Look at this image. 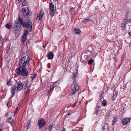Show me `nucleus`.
I'll return each mask as SVG.
<instances>
[{"label": "nucleus", "instance_id": "f257e3e1", "mask_svg": "<svg viewBox=\"0 0 131 131\" xmlns=\"http://www.w3.org/2000/svg\"><path fill=\"white\" fill-rule=\"evenodd\" d=\"M19 20L20 24L24 28H26L27 29V30L25 31L21 38L22 41L24 42L26 40V36L28 32H31L32 31V24L28 20H26L24 21L20 16L19 17Z\"/></svg>", "mask_w": 131, "mask_h": 131}, {"label": "nucleus", "instance_id": "f03ea898", "mask_svg": "<svg viewBox=\"0 0 131 131\" xmlns=\"http://www.w3.org/2000/svg\"><path fill=\"white\" fill-rule=\"evenodd\" d=\"M78 72L77 70L76 72L73 73L72 78L73 84H72L71 90L70 93V94L71 95H74L76 92L79 89V86L76 84L77 77L78 75Z\"/></svg>", "mask_w": 131, "mask_h": 131}, {"label": "nucleus", "instance_id": "7ed1b4c3", "mask_svg": "<svg viewBox=\"0 0 131 131\" xmlns=\"http://www.w3.org/2000/svg\"><path fill=\"white\" fill-rule=\"evenodd\" d=\"M22 57L20 60L19 63V68L18 69H23L27 68L26 67L28 66V70H30L31 66L29 64V61L30 60L29 57L27 58V59L26 61V56H21Z\"/></svg>", "mask_w": 131, "mask_h": 131}, {"label": "nucleus", "instance_id": "20e7f679", "mask_svg": "<svg viewBox=\"0 0 131 131\" xmlns=\"http://www.w3.org/2000/svg\"><path fill=\"white\" fill-rule=\"evenodd\" d=\"M27 83L26 82H24L22 83L20 81L17 82V87L14 85L12 87L11 93L13 94H14L16 91H21L24 90L25 89L27 86Z\"/></svg>", "mask_w": 131, "mask_h": 131}, {"label": "nucleus", "instance_id": "39448f33", "mask_svg": "<svg viewBox=\"0 0 131 131\" xmlns=\"http://www.w3.org/2000/svg\"><path fill=\"white\" fill-rule=\"evenodd\" d=\"M28 70L27 68L18 69H16L15 70L16 72L18 75H21L24 78L28 77V74L30 72L31 70Z\"/></svg>", "mask_w": 131, "mask_h": 131}, {"label": "nucleus", "instance_id": "423d86ee", "mask_svg": "<svg viewBox=\"0 0 131 131\" xmlns=\"http://www.w3.org/2000/svg\"><path fill=\"white\" fill-rule=\"evenodd\" d=\"M22 12H23V15L24 17L25 18H29L30 17L29 14V10L28 8H23Z\"/></svg>", "mask_w": 131, "mask_h": 131}, {"label": "nucleus", "instance_id": "0eeeda50", "mask_svg": "<svg viewBox=\"0 0 131 131\" xmlns=\"http://www.w3.org/2000/svg\"><path fill=\"white\" fill-rule=\"evenodd\" d=\"M49 9H50V14L51 16H53L55 13L56 10L54 7V5L52 3H49Z\"/></svg>", "mask_w": 131, "mask_h": 131}, {"label": "nucleus", "instance_id": "6e6552de", "mask_svg": "<svg viewBox=\"0 0 131 131\" xmlns=\"http://www.w3.org/2000/svg\"><path fill=\"white\" fill-rule=\"evenodd\" d=\"M88 56L87 55H82L81 59V61L82 63H86L88 61L87 58Z\"/></svg>", "mask_w": 131, "mask_h": 131}, {"label": "nucleus", "instance_id": "1a4fd4ad", "mask_svg": "<svg viewBox=\"0 0 131 131\" xmlns=\"http://www.w3.org/2000/svg\"><path fill=\"white\" fill-rule=\"evenodd\" d=\"M131 118H124L123 119L122 123L124 125L127 124L130 122Z\"/></svg>", "mask_w": 131, "mask_h": 131}, {"label": "nucleus", "instance_id": "9d476101", "mask_svg": "<svg viewBox=\"0 0 131 131\" xmlns=\"http://www.w3.org/2000/svg\"><path fill=\"white\" fill-rule=\"evenodd\" d=\"M127 24V23L126 22V19H124L121 24L122 29L124 30L126 29V25Z\"/></svg>", "mask_w": 131, "mask_h": 131}, {"label": "nucleus", "instance_id": "9b49d317", "mask_svg": "<svg viewBox=\"0 0 131 131\" xmlns=\"http://www.w3.org/2000/svg\"><path fill=\"white\" fill-rule=\"evenodd\" d=\"M39 126V127H42L45 124V121L43 119L39 120L38 122Z\"/></svg>", "mask_w": 131, "mask_h": 131}, {"label": "nucleus", "instance_id": "f8f14e48", "mask_svg": "<svg viewBox=\"0 0 131 131\" xmlns=\"http://www.w3.org/2000/svg\"><path fill=\"white\" fill-rule=\"evenodd\" d=\"M53 53L51 52H49L47 55V57L49 59H52L53 58Z\"/></svg>", "mask_w": 131, "mask_h": 131}, {"label": "nucleus", "instance_id": "ddd939ff", "mask_svg": "<svg viewBox=\"0 0 131 131\" xmlns=\"http://www.w3.org/2000/svg\"><path fill=\"white\" fill-rule=\"evenodd\" d=\"M44 13L42 12H41L39 13L38 16H37V17L36 18V20H39L41 19L44 15Z\"/></svg>", "mask_w": 131, "mask_h": 131}, {"label": "nucleus", "instance_id": "4468645a", "mask_svg": "<svg viewBox=\"0 0 131 131\" xmlns=\"http://www.w3.org/2000/svg\"><path fill=\"white\" fill-rule=\"evenodd\" d=\"M118 91L115 89H114V95L112 97V100H114L117 95Z\"/></svg>", "mask_w": 131, "mask_h": 131}, {"label": "nucleus", "instance_id": "2eb2a0df", "mask_svg": "<svg viewBox=\"0 0 131 131\" xmlns=\"http://www.w3.org/2000/svg\"><path fill=\"white\" fill-rule=\"evenodd\" d=\"M109 127L108 124H105L102 129L103 131H108Z\"/></svg>", "mask_w": 131, "mask_h": 131}, {"label": "nucleus", "instance_id": "dca6fc26", "mask_svg": "<svg viewBox=\"0 0 131 131\" xmlns=\"http://www.w3.org/2000/svg\"><path fill=\"white\" fill-rule=\"evenodd\" d=\"M19 20H18L17 19H16L15 23H14L13 27H19Z\"/></svg>", "mask_w": 131, "mask_h": 131}, {"label": "nucleus", "instance_id": "f3484780", "mask_svg": "<svg viewBox=\"0 0 131 131\" xmlns=\"http://www.w3.org/2000/svg\"><path fill=\"white\" fill-rule=\"evenodd\" d=\"M74 30L75 34H80L81 33V30L77 28H75Z\"/></svg>", "mask_w": 131, "mask_h": 131}, {"label": "nucleus", "instance_id": "a211bd4d", "mask_svg": "<svg viewBox=\"0 0 131 131\" xmlns=\"http://www.w3.org/2000/svg\"><path fill=\"white\" fill-rule=\"evenodd\" d=\"M56 83L57 82H55L54 83V84L53 85L52 87H51L50 89L48 91V94L52 90V89L54 88L57 86L56 85Z\"/></svg>", "mask_w": 131, "mask_h": 131}, {"label": "nucleus", "instance_id": "6ab92c4d", "mask_svg": "<svg viewBox=\"0 0 131 131\" xmlns=\"http://www.w3.org/2000/svg\"><path fill=\"white\" fill-rule=\"evenodd\" d=\"M13 121V119L10 117H8L7 118V122L10 123L12 126V123H12Z\"/></svg>", "mask_w": 131, "mask_h": 131}, {"label": "nucleus", "instance_id": "aec40b11", "mask_svg": "<svg viewBox=\"0 0 131 131\" xmlns=\"http://www.w3.org/2000/svg\"><path fill=\"white\" fill-rule=\"evenodd\" d=\"M13 30L14 31L17 32L20 31V29L19 27H13Z\"/></svg>", "mask_w": 131, "mask_h": 131}, {"label": "nucleus", "instance_id": "412c9836", "mask_svg": "<svg viewBox=\"0 0 131 131\" xmlns=\"http://www.w3.org/2000/svg\"><path fill=\"white\" fill-rule=\"evenodd\" d=\"M92 20L90 18H88L84 19L83 21L84 23H86L89 21H91Z\"/></svg>", "mask_w": 131, "mask_h": 131}, {"label": "nucleus", "instance_id": "4be33fe9", "mask_svg": "<svg viewBox=\"0 0 131 131\" xmlns=\"http://www.w3.org/2000/svg\"><path fill=\"white\" fill-rule=\"evenodd\" d=\"M104 94V92H102L100 96V99L99 100L100 102H101V101L102 100V99H103V95Z\"/></svg>", "mask_w": 131, "mask_h": 131}, {"label": "nucleus", "instance_id": "5701e85b", "mask_svg": "<svg viewBox=\"0 0 131 131\" xmlns=\"http://www.w3.org/2000/svg\"><path fill=\"white\" fill-rule=\"evenodd\" d=\"M6 27L8 29H10L11 27V24L10 23L7 24L5 25Z\"/></svg>", "mask_w": 131, "mask_h": 131}, {"label": "nucleus", "instance_id": "b1692460", "mask_svg": "<svg viewBox=\"0 0 131 131\" xmlns=\"http://www.w3.org/2000/svg\"><path fill=\"white\" fill-rule=\"evenodd\" d=\"M52 127V125L51 124L49 125L48 128L46 129V131H51Z\"/></svg>", "mask_w": 131, "mask_h": 131}, {"label": "nucleus", "instance_id": "393cba45", "mask_svg": "<svg viewBox=\"0 0 131 131\" xmlns=\"http://www.w3.org/2000/svg\"><path fill=\"white\" fill-rule=\"evenodd\" d=\"M107 103V102L106 100H104L102 102V104L103 106H105Z\"/></svg>", "mask_w": 131, "mask_h": 131}, {"label": "nucleus", "instance_id": "a878e982", "mask_svg": "<svg viewBox=\"0 0 131 131\" xmlns=\"http://www.w3.org/2000/svg\"><path fill=\"white\" fill-rule=\"evenodd\" d=\"M28 2L25 0H24L23 2L22 3V5L23 6H26Z\"/></svg>", "mask_w": 131, "mask_h": 131}, {"label": "nucleus", "instance_id": "bb28decb", "mask_svg": "<svg viewBox=\"0 0 131 131\" xmlns=\"http://www.w3.org/2000/svg\"><path fill=\"white\" fill-rule=\"evenodd\" d=\"M93 60L92 59H90L89 61H88V63L89 64H92L93 62Z\"/></svg>", "mask_w": 131, "mask_h": 131}, {"label": "nucleus", "instance_id": "cd10ccee", "mask_svg": "<svg viewBox=\"0 0 131 131\" xmlns=\"http://www.w3.org/2000/svg\"><path fill=\"white\" fill-rule=\"evenodd\" d=\"M12 81L11 80H9L7 82V85L10 86L12 84Z\"/></svg>", "mask_w": 131, "mask_h": 131}, {"label": "nucleus", "instance_id": "c85d7f7f", "mask_svg": "<svg viewBox=\"0 0 131 131\" xmlns=\"http://www.w3.org/2000/svg\"><path fill=\"white\" fill-rule=\"evenodd\" d=\"M117 119V117L114 118V120L113 122V123L112 124L113 125H114V124L116 122Z\"/></svg>", "mask_w": 131, "mask_h": 131}, {"label": "nucleus", "instance_id": "c756f323", "mask_svg": "<svg viewBox=\"0 0 131 131\" xmlns=\"http://www.w3.org/2000/svg\"><path fill=\"white\" fill-rule=\"evenodd\" d=\"M36 74H34L31 77V81H32L36 77Z\"/></svg>", "mask_w": 131, "mask_h": 131}, {"label": "nucleus", "instance_id": "7c9ffc66", "mask_svg": "<svg viewBox=\"0 0 131 131\" xmlns=\"http://www.w3.org/2000/svg\"><path fill=\"white\" fill-rule=\"evenodd\" d=\"M30 122L28 121L27 123V128L28 129L30 127Z\"/></svg>", "mask_w": 131, "mask_h": 131}, {"label": "nucleus", "instance_id": "2f4dec72", "mask_svg": "<svg viewBox=\"0 0 131 131\" xmlns=\"http://www.w3.org/2000/svg\"><path fill=\"white\" fill-rule=\"evenodd\" d=\"M73 7H71L69 11V12L71 14L72 13V12H73L72 10H73Z\"/></svg>", "mask_w": 131, "mask_h": 131}, {"label": "nucleus", "instance_id": "473e14b6", "mask_svg": "<svg viewBox=\"0 0 131 131\" xmlns=\"http://www.w3.org/2000/svg\"><path fill=\"white\" fill-rule=\"evenodd\" d=\"M91 48V47H90L88 48V49L87 51H86V54H88L89 53H90L91 52V51H89V49Z\"/></svg>", "mask_w": 131, "mask_h": 131}, {"label": "nucleus", "instance_id": "72a5a7b5", "mask_svg": "<svg viewBox=\"0 0 131 131\" xmlns=\"http://www.w3.org/2000/svg\"><path fill=\"white\" fill-rule=\"evenodd\" d=\"M99 112V110L98 109L96 108L95 109V111L94 113V114H95L96 115H97Z\"/></svg>", "mask_w": 131, "mask_h": 131}, {"label": "nucleus", "instance_id": "f704fd0d", "mask_svg": "<svg viewBox=\"0 0 131 131\" xmlns=\"http://www.w3.org/2000/svg\"><path fill=\"white\" fill-rule=\"evenodd\" d=\"M126 22H130L131 21V19H126Z\"/></svg>", "mask_w": 131, "mask_h": 131}, {"label": "nucleus", "instance_id": "c9c22d12", "mask_svg": "<svg viewBox=\"0 0 131 131\" xmlns=\"http://www.w3.org/2000/svg\"><path fill=\"white\" fill-rule=\"evenodd\" d=\"M48 68H50V63H49L48 64Z\"/></svg>", "mask_w": 131, "mask_h": 131}, {"label": "nucleus", "instance_id": "e433bc0d", "mask_svg": "<svg viewBox=\"0 0 131 131\" xmlns=\"http://www.w3.org/2000/svg\"><path fill=\"white\" fill-rule=\"evenodd\" d=\"M73 104V105L71 106V107H75L76 106V103H75Z\"/></svg>", "mask_w": 131, "mask_h": 131}, {"label": "nucleus", "instance_id": "4c0bfd02", "mask_svg": "<svg viewBox=\"0 0 131 131\" xmlns=\"http://www.w3.org/2000/svg\"><path fill=\"white\" fill-rule=\"evenodd\" d=\"M29 93V90H28L26 91V93L27 94H28Z\"/></svg>", "mask_w": 131, "mask_h": 131}, {"label": "nucleus", "instance_id": "58836bf2", "mask_svg": "<svg viewBox=\"0 0 131 131\" xmlns=\"http://www.w3.org/2000/svg\"><path fill=\"white\" fill-rule=\"evenodd\" d=\"M12 95L10 96V97L9 98V99H11L13 97V95L14 94H13L12 93Z\"/></svg>", "mask_w": 131, "mask_h": 131}, {"label": "nucleus", "instance_id": "ea45409f", "mask_svg": "<svg viewBox=\"0 0 131 131\" xmlns=\"http://www.w3.org/2000/svg\"><path fill=\"white\" fill-rule=\"evenodd\" d=\"M8 113H5V116H8Z\"/></svg>", "mask_w": 131, "mask_h": 131}, {"label": "nucleus", "instance_id": "a19ab883", "mask_svg": "<svg viewBox=\"0 0 131 131\" xmlns=\"http://www.w3.org/2000/svg\"><path fill=\"white\" fill-rule=\"evenodd\" d=\"M100 107V106H99L98 105L97 106V108H99Z\"/></svg>", "mask_w": 131, "mask_h": 131}, {"label": "nucleus", "instance_id": "79ce46f5", "mask_svg": "<svg viewBox=\"0 0 131 131\" xmlns=\"http://www.w3.org/2000/svg\"><path fill=\"white\" fill-rule=\"evenodd\" d=\"M128 34L131 36V32H128Z\"/></svg>", "mask_w": 131, "mask_h": 131}, {"label": "nucleus", "instance_id": "37998d69", "mask_svg": "<svg viewBox=\"0 0 131 131\" xmlns=\"http://www.w3.org/2000/svg\"><path fill=\"white\" fill-rule=\"evenodd\" d=\"M30 88V87H29V86H28V87L27 88V90H29V91Z\"/></svg>", "mask_w": 131, "mask_h": 131}, {"label": "nucleus", "instance_id": "c03bdc74", "mask_svg": "<svg viewBox=\"0 0 131 131\" xmlns=\"http://www.w3.org/2000/svg\"><path fill=\"white\" fill-rule=\"evenodd\" d=\"M62 131H66V129L65 128H63V130Z\"/></svg>", "mask_w": 131, "mask_h": 131}, {"label": "nucleus", "instance_id": "a18cd8bd", "mask_svg": "<svg viewBox=\"0 0 131 131\" xmlns=\"http://www.w3.org/2000/svg\"><path fill=\"white\" fill-rule=\"evenodd\" d=\"M17 110H16L15 112H14V116H15V114H16V113H17Z\"/></svg>", "mask_w": 131, "mask_h": 131}, {"label": "nucleus", "instance_id": "49530a36", "mask_svg": "<svg viewBox=\"0 0 131 131\" xmlns=\"http://www.w3.org/2000/svg\"><path fill=\"white\" fill-rule=\"evenodd\" d=\"M106 117L107 118H109L110 117V116L109 115H107Z\"/></svg>", "mask_w": 131, "mask_h": 131}, {"label": "nucleus", "instance_id": "de8ad7c7", "mask_svg": "<svg viewBox=\"0 0 131 131\" xmlns=\"http://www.w3.org/2000/svg\"><path fill=\"white\" fill-rule=\"evenodd\" d=\"M29 43H28V41L26 42V44H29Z\"/></svg>", "mask_w": 131, "mask_h": 131}, {"label": "nucleus", "instance_id": "09e8293b", "mask_svg": "<svg viewBox=\"0 0 131 131\" xmlns=\"http://www.w3.org/2000/svg\"><path fill=\"white\" fill-rule=\"evenodd\" d=\"M70 114V113H69L67 115H68L69 116Z\"/></svg>", "mask_w": 131, "mask_h": 131}, {"label": "nucleus", "instance_id": "8fccbe9b", "mask_svg": "<svg viewBox=\"0 0 131 131\" xmlns=\"http://www.w3.org/2000/svg\"><path fill=\"white\" fill-rule=\"evenodd\" d=\"M18 107H17V108H16V110H17H17H18Z\"/></svg>", "mask_w": 131, "mask_h": 131}, {"label": "nucleus", "instance_id": "3c124183", "mask_svg": "<svg viewBox=\"0 0 131 131\" xmlns=\"http://www.w3.org/2000/svg\"><path fill=\"white\" fill-rule=\"evenodd\" d=\"M2 130L1 129H0V131H2Z\"/></svg>", "mask_w": 131, "mask_h": 131}, {"label": "nucleus", "instance_id": "603ef678", "mask_svg": "<svg viewBox=\"0 0 131 131\" xmlns=\"http://www.w3.org/2000/svg\"><path fill=\"white\" fill-rule=\"evenodd\" d=\"M7 106H8V104H7Z\"/></svg>", "mask_w": 131, "mask_h": 131}, {"label": "nucleus", "instance_id": "864d4df0", "mask_svg": "<svg viewBox=\"0 0 131 131\" xmlns=\"http://www.w3.org/2000/svg\"><path fill=\"white\" fill-rule=\"evenodd\" d=\"M72 131H73V130H72Z\"/></svg>", "mask_w": 131, "mask_h": 131}]
</instances>
